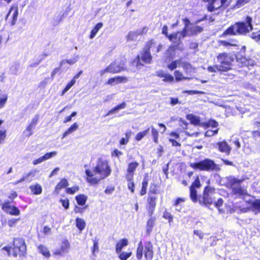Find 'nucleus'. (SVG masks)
<instances>
[{"mask_svg": "<svg viewBox=\"0 0 260 260\" xmlns=\"http://www.w3.org/2000/svg\"><path fill=\"white\" fill-rule=\"evenodd\" d=\"M93 170V172L89 169H86L85 171L86 181L91 185L98 184L101 179L107 178L112 172L109 161L102 158L98 159L96 166Z\"/></svg>", "mask_w": 260, "mask_h": 260, "instance_id": "1", "label": "nucleus"}, {"mask_svg": "<svg viewBox=\"0 0 260 260\" xmlns=\"http://www.w3.org/2000/svg\"><path fill=\"white\" fill-rule=\"evenodd\" d=\"M252 19L249 16H247L245 21H239L235 23L227 28L221 35V37L227 36L246 35L253 29Z\"/></svg>", "mask_w": 260, "mask_h": 260, "instance_id": "2", "label": "nucleus"}, {"mask_svg": "<svg viewBox=\"0 0 260 260\" xmlns=\"http://www.w3.org/2000/svg\"><path fill=\"white\" fill-rule=\"evenodd\" d=\"M27 246L23 238L17 237L13 239L11 246H5L1 251L8 256L23 257L26 254Z\"/></svg>", "mask_w": 260, "mask_h": 260, "instance_id": "3", "label": "nucleus"}, {"mask_svg": "<svg viewBox=\"0 0 260 260\" xmlns=\"http://www.w3.org/2000/svg\"><path fill=\"white\" fill-rule=\"evenodd\" d=\"M159 185L151 183L146 198V210L148 216H152L155 210L158 197L159 193Z\"/></svg>", "mask_w": 260, "mask_h": 260, "instance_id": "4", "label": "nucleus"}, {"mask_svg": "<svg viewBox=\"0 0 260 260\" xmlns=\"http://www.w3.org/2000/svg\"><path fill=\"white\" fill-rule=\"evenodd\" d=\"M243 180L238 179L233 177L228 179V187L231 190V194L235 195L236 197L244 198L248 196L246 187H243L241 183Z\"/></svg>", "mask_w": 260, "mask_h": 260, "instance_id": "5", "label": "nucleus"}, {"mask_svg": "<svg viewBox=\"0 0 260 260\" xmlns=\"http://www.w3.org/2000/svg\"><path fill=\"white\" fill-rule=\"evenodd\" d=\"M189 166L194 170L200 171H219L220 168L215 161L210 158H205L198 162L190 163Z\"/></svg>", "mask_w": 260, "mask_h": 260, "instance_id": "6", "label": "nucleus"}, {"mask_svg": "<svg viewBox=\"0 0 260 260\" xmlns=\"http://www.w3.org/2000/svg\"><path fill=\"white\" fill-rule=\"evenodd\" d=\"M216 59L217 64L222 72H226L232 70L234 58L231 53L227 52L218 53L216 56Z\"/></svg>", "mask_w": 260, "mask_h": 260, "instance_id": "7", "label": "nucleus"}, {"mask_svg": "<svg viewBox=\"0 0 260 260\" xmlns=\"http://www.w3.org/2000/svg\"><path fill=\"white\" fill-rule=\"evenodd\" d=\"M152 61V56L150 52L144 49L141 52L140 55H137L132 60V64L138 69H140L144 66L145 64H150Z\"/></svg>", "mask_w": 260, "mask_h": 260, "instance_id": "8", "label": "nucleus"}, {"mask_svg": "<svg viewBox=\"0 0 260 260\" xmlns=\"http://www.w3.org/2000/svg\"><path fill=\"white\" fill-rule=\"evenodd\" d=\"M143 254L146 260H151L153 256V246L150 242L148 241L145 243L144 250L142 241L139 242L136 251L137 259H142Z\"/></svg>", "mask_w": 260, "mask_h": 260, "instance_id": "9", "label": "nucleus"}, {"mask_svg": "<svg viewBox=\"0 0 260 260\" xmlns=\"http://www.w3.org/2000/svg\"><path fill=\"white\" fill-rule=\"evenodd\" d=\"M215 188L211 186H206L203 190L202 196L199 200V202L202 205L209 206L213 204L214 199L213 196L215 194Z\"/></svg>", "mask_w": 260, "mask_h": 260, "instance_id": "10", "label": "nucleus"}, {"mask_svg": "<svg viewBox=\"0 0 260 260\" xmlns=\"http://www.w3.org/2000/svg\"><path fill=\"white\" fill-rule=\"evenodd\" d=\"M202 2L206 3V8L209 12L224 9L227 6L226 3L228 0H201Z\"/></svg>", "mask_w": 260, "mask_h": 260, "instance_id": "11", "label": "nucleus"}, {"mask_svg": "<svg viewBox=\"0 0 260 260\" xmlns=\"http://www.w3.org/2000/svg\"><path fill=\"white\" fill-rule=\"evenodd\" d=\"M201 186L200 177L197 175L189 187V196L191 201L194 203L198 201V194L196 188H200Z\"/></svg>", "mask_w": 260, "mask_h": 260, "instance_id": "12", "label": "nucleus"}, {"mask_svg": "<svg viewBox=\"0 0 260 260\" xmlns=\"http://www.w3.org/2000/svg\"><path fill=\"white\" fill-rule=\"evenodd\" d=\"M203 125L204 128H214V130L207 129L205 132V136L206 137L213 136L216 135L218 132L219 128H217L218 126V123L215 120L210 119L208 120L207 122L204 123Z\"/></svg>", "mask_w": 260, "mask_h": 260, "instance_id": "13", "label": "nucleus"}, {"mask_svg": "<svg viewBox=\"0 0 260 260\" xmlns=\"http://www.w3.org/2000/svg\"><path fill=\"white\" fill-rule=\"evenodd\" d=\"M124 63H122V66L117 65L116 63L114 61L111 63L108 67L102 70L100 72V75H103L106 73H110L111 74H116L120 73L126 70L124 68Z\"/></svg>", "mask_w": 260, "mask_h": 260, "instance_id": "14", "label": "nucleus"}, {"mask_svg": "<svg viewBox=\"0 0 260 260\" xmlns=\"http://www.w3.org/2000/svg\"><path fill=\"white\" fill-rule=\"evenodd\" d=\"M10 201L6 200L2 205V210L6 213L13 216H18L20 214V210L16 206L11 205Z\"/></svg>", "mask_w": 260, "mask_h": 260, "instance_id": "15", "label": "nucleus"}, {"mask_svg": "<svg viewBox=\"0 0 260 260\" xmlns=\"http://www.w3.org/2000/svg\"><path fill=\"white\" fill-rule=\"evenodd\" d=\"M14 11L12 15V19L10 22L11 25H14L16 23V21L18 16V7L17 4L12 5L11 6L8 13L5 16V20H7L8 19L11 13Z\"/></svg>", "mask_w": 260, "mask_h": 260, "instance_id": "16", "label": "nucleus"}, {"mask_svg": "<svg viewBox=\"0 0 260 260\" xmlns=\"http://www.w3.org/2000/svg\"><path fill=\"white\" fill-rule=\"evenodd\" d=\"M139 165V162L137 161H133L128 162L126 169L125 177H134L136 171Z\"/></svg>", "mask_w": 260, "mask_h": 260, "instance_id": "17", "label": "nucleus"}, {"mask_svg": "<svg viewBox=\"0 0 260 260\" xmlns=\"http://www.w3.org/2000/svg\"><path fill=\"white\" fill-rule=\"evenodd\" d=\"M70 248V243L68 239L62 241L59 249H56L53 253L54 255L62 256L67 253Z\"/></svg>", "mask_w": 260, "mask_h": 260, "instance_id": "18", "label": "nucleus"}, {"mask_svg": "<svg viewBox=\"0 0 260 260\" xmlns=\"http://www.w3.org/2000/svg\"><path fill=\"white\" fill-rule=\"evenodd\" d=\"M128 81L127 78L124 76H115L110 78L105 82V85H114L116 84L126 83Z\"/></svg>", "mask_w": 260, "mask_h": 260, "instance_id": "19", "label": "nucleus"}, {"mask_svg": "<svg viewBox=\"0 0 260 260\" xmlns=\"http://www.w3.org/2000/svg\"><path fill=\"white\" fill-rule=\"evenodd\" d=\"M169 135L170 137L168 139V141L171 143L172 146L176 147H181V143L177 141V139L180 138V135L178 133L172 131L169 134Z\"/></svg>", "mask_w": 260, "mask_h": 260, "instance_id": "20", "label": "nucleus"}, {"mask_svg": "<svg viewBox=\"0 0 260 260\" xmlns=\"http://www.w3.org/2000/svg\"><path fill=\"white\" fill-rule=\"evenodd\" d=\"M217 148L220 152L224 153L227 155H229L230 154L231 148L225 140L218 142L217 143Z\"/></svg>", "mask_w": 260, "mask_h": 260, "instance_id": "21", "label": "nucleus"}, {"mask_svg": "<svg viewBox=\"0 0 260 260\" xmlns=\"http://www.w3.org/2000/svg\"><path fill=\"white\" fill-rule=\"evenodd\" d=\"M149 180L148 174H145L141 183V188L139 192V194L140 196H143L147 193Z\"/></svg>", "mask_w": 260, "mask_h": 260, "instance_id": "22", "label": "nucleus"}, {"mask_svg": "<svg viewBox=\"0 0 260 260\" xmlns=\"http://www.w3.org/2000/svg\"><path fill=\"white\" fill-rule=\"evenodd\" d=\"M238 61L241 64L242 67H250L256 64L255 60L251 58H246L245 56H241L237 59Z\"/></svg>", "mask_w": 260, "mask_h": 260, "instance_id": "23", "label": "nucleus"}, {"mask_svg": "<svg viewBox=\"0 0 260 260\" xmlns=\"http://www.w3.org/2000/svg\"><path fill=\"white\" fill-rule=\"evenodd\" d=\"M69 183L68 181V180L66 178H62L60 179V180L59 181V182L57 183L56 185L55 186L54 188V192H55L56 194H58L59 193L60 190L63 188H67V187L69 186Z\"/></svg>", "mask_w": 260, "mask_h": 260, "instance_id": "24", "label": "nucleus"}, {"mask_svg": "<svg viewBox=\"0 0 260 260\" xmlns=\"http://www.w3.org/2000/svg\"><path fill=\"white\" fill-rule=\"evenodd\" d=\"M129 244L128 240L126 238H122L118 241L115 245V251L116 253H120L122 249Z\"/></svg>", "mask_w": 260, "mask_h": 260, "instance_id": "25", "label": "nucleus"}, {"mask_svg": "<svg viewBox=\"0 0 260 260\" xmlns=\"http://www.w3.org/2000/svg\"><path fill=\"white\" fill-rule=\"evenodd\" d=\"M177 49L182 50L181 48H179L177 45H171L166 50L167 58L169 59H173L175 57V52Z\"/></svg>", "mask_w": 260, "mask_h": 260, "instance_id": "26", "label": "nucleus"}, {"mask_svg": "<svg viewBox=\"0 0 260 260\" xmlns=\"http://www.w3.org/2000/svg\"><path fill=\"white\" fill-rule=\"evenodd\" d=\"M219 45L224 47H237L238 46V41L235 39H230L229 41L220 40L218 42Z\"/></svg>", "mask_w": 260, "mask_h": 260, "instance_id": "27", "label": "nucleus"}, {"mask_svg": "<svg viewBox=\"0 0 260 260\" xmlns=\"http://www.w3.org/2000/svg\"><path fill=\"white\" fill-rule=\"evenodd\" d=\"M29 188L31 193L34 195H39L42 192V187L41 185L38 183L30 185Z\"/></svg>", "mask_w": 260, "mask_h": 260, "instance_id": "28", "label": "nucleus"}, {"mask_svg": "<svg viewBox=\"0 0 260 260\" xmlns=\"http://www.w3.org/2000/svg\"><path fill=\"white\" fill-rule=\"evenodd\" d=\"M150 218L146 223V231L147 234H150L152 231L153 228L155 224L156 218L152 216H149Z\"/></svg>", "mask_w": 260, "mask_h": 260, "instance_id": "29", "label": "nucleus"}, {"mask_svg": "<svg viewBox=\"0 0 260 260\" xmlns=\"http://www.w3.org/2000/svg\"><path fill=\"white\" fill-rule=\"evenodd\" d=\"M127 181V188L132 193L135 192V183L134 181V177H125Z\"/></svg>", "mask_w": 260, "mask_h": 260, "instance_id": "30", "label": "nucleus"}, {"mask_svg": "<svg viewBox=\"0 0 260 260\" xmlns=\"http://www.w3.org/2000/svg\"><path fill=\"white\" fill-rule=\"evenodd\" d=\"M87 196L84 194H79L75 197L77 204L79 206H84L87 200Z\"/></svg>", "mask_w": 260, "mask_h": 260, "instance_id": "31", "label": "nucleus"}, {"mask_svg": "<svg viewBox=\"0 0 260 260\" xmlns=\"http://www.w3.org/2000/svg\"><path fill=\"white\" fill-rule=\"evenodd\" d=\"M132 132L129 130L124 133L125 137L121 138L119 140V143L120 146L126 145L129 141Z\"/></svg>", "mask_w": 260, "mask_h": 260, "instance_id": "32", "label": "nucleus"}, {"mask_svg": "<svg viewBox=\"0 0 260 260\" xmlns=\"http://www.w3.org/2000/svg\"><path fill=\"white\" fill-rule=\"evenodd\" d=\"M78 128V125L76 122L73 123L62 135V139L64 138L69 134L75 132Z\"/></svg>", "mask_w": 260, "mask_h": 260, "instance_id": "33", "label": "nucleus"}, {"mask_svg": "<svg viewBox=\"0 0 260 260\" xmlns=\"http://www.w3.org/2000/svg\"><path fill=\"white\" fill-rule=\"evenodd\" d=\"M188 125V123L183 120H181L180 121V126L182 127V128L185 131V134L188 136H195L197 137L199 135V133L197 132L193 133L191 134H190L188 132L186 131V130L187 129V126Z\"/></svg>", "mask_w": 260, "mask_h": 260, "instance_id": "34", "label": "nucleus"}, {"mask_svg": "<svg viewBox=\"0 0 260 260\" xmlns=\"http://www.w3.org/2000/svg\"><path fill=\"white\" fill-rule=\"evenodd\" d=\"M125 107H126V104L125 102H123L121 104L117 105L116 106L114 107V108H112L111 110L108 111V112L105 114V115L104 116L106 117V116L110 115L112 113L117 112L119 110L124 109Z\"/></svg>", "mask_w": 260, "mask_h": 260, "instance_id": "35", "label": "nucleus"}, {"mask_svg": "<svg viewBox=\"0 0 260 260\" xmlns=\"http://www.w3.org/2000/svg\"><path fill=\"white\" fill-rule=\"evenodd\" d=\"M38 249L39 252L44 256L48 258L50 256V253L47 247L43 245H40L38 246Z\"/></svg>", "mask_w": 260, "mask_h": 260, "instance_id": "36", "label": "nucleus"}, {"mask_svg": "<svg viewBox=\"0 0 260 260\" xmlns=\"http://www.w3.org/2000/svg\"><path fill=\"white\" fill-rule=\"evenodd\" d=\"M186 117L187 120H189L191 124L198 125L200 123V118L198 117L193 115L192 114H187Z\"/></svg>", "mask_w": 260, "mask_h": 260, "instance_id": "37", "label": "nucleus"}, {"mask_svg": "<svg viewBox=\"0 0 260 260\" xmlns=\"http://www.w3.org/2000/svg\"><path fill=\"white\" fill-rule=\"evenodd\" d=\"M203 30V28L198 25L192 26L189 28V31L190 32V35L191 36L196 35L202 32Z\"/></svg>", "mask_w": 260, "mask_h": 260, "instance_id": "38", "label": "nucleus"}, {"mask_svg": "<svg viewBox=\"0 0 260 260\" xmlns=\"http://www.w3.org/2000/svg\"><path fill=\"white\" fill-rule=\"evenodd\" d=\"M103 23H98L91 30L89 38L93 39L99 30L103 27Z\"/></svg>", "mask_w": 260, "mask_h": 260, "instance_id": "39", "label": "nucleus"}, {"mask_svg": "<svg viewBox=\"0 0 260 260\" xmlns=\"http://www.w3.org/2000/svg\"><path fill=\"white\" fill-rule=\"evenodd\" d=\"M150 130V128L148 127L145 130L138 133L135 137V140L137 141H140L144 137H145L148 134Z\"/></svg>", "mask_w": 260, "mask_h": 260, "instance_id": "40", "label": "nucleus"}, {"mask_svg": "<svg viewBox=\"0 0 260 260\" xmlns=\"http://www.w3.org/2000/svg\"><path fill=\"white\" fill-rule=\"evenodd\" d=\"M75 221L76 225L80 231H82L85 229L86 223L83 219L77 217L76 218Z\"/></svg>", "mask_w": 260, "mask_h": 260, "instance_id": "41", "label": "nucleus"}, {"mask_svg": "<svg viewBox=\"0 0 260 260\" xmlns=\"http://www.w3.org/2000/svg\"><path fill=\"white\" fill-rule=\"evenodd\" d=\"M119 254L118 257L120 260H126L132 255V251L128 250L127 251H121L120 253H117Z\"/></svg>", "mask_w": 260, "mask_h": 260, "instance_id": "42", "label": "nucleus"}, {"mask_svg": "<svg viewBox=\"0 0 260 260\" xmlns=\"http://www.w3.org/2000/svg\"><path fill=\"white\" fill-rule=\"evenodd\" d=\"M156 41L154 39H151L146 42L143 49L146 51L150 52V49L154 47Z\"/></svg>", "mask_w": 260, "mask_h": 260, "instance_id": "43", "label": "nucleus"}, {"mask_svg": "<svg viewBox=\"0 0 260 260\" xmlns=\"http://www.w3.org/2000/svg\"><path fill=\"white\" fill-rule=\"evenodd\" d=\"M251 0H237L235 4L233 5V8L239 9L246 4L249 3Z\"/></svg>", "mask_w": 260, "mask_h": 260, "instance_id": "44", "label": "nucleus"}, {"mask_svg": "<svg viewBox=\"0 0 260 260\" xmlns=\"http://www.w3.org/2000/svg\"><path fill=\"white\" fill-rule=\"evenodd\" d=\"M151 132L153 142L155 143H158L159 137V133L158 130L156 129L155 127L152 126L151 127Z\"/></svg>", "mask_w": 260, "mask_h": 260, "instance_id": "45", "label": "nucleus"}, {"mask_svg": "<svg viewBox=\"0 0 260 260\" xmlns=\"http://www.w3.org/2000/svg\"><path fill=\"white\" fill-rule=\"evenodd\" d=\"M253 211L260 212V199L254 200L251 204Z\"/></svg>", "mask_w": 260, "mask_h": 260, "instance_id": "46", "label": "nucleus"}, {"mask_svg": "<svg viewBox=\"0 0 260 260\" xmlns=\"http://www.w3.org/2000/svg\"><path fill=\"white\" fill-rule=\"evenodd\" d=\"M79 187L78 185H74L71 187H68L66 189L65 192L69 194H74L79 190Z\"/></svg>", "mask_w": 260, "mask_h": 260, "instance_id": "47", "label": "nucleus"}, {"mask_svg": "<svg viewBox=\"0 0 260 260\" xmlns=\"http://www.w3.org/2000/svg\"><path fill=\"white\" fill-rule=\"evenodd\" d=\"M175 78L176 81H180L182 80L188 79V78L184 77L183 74L178 70H176L174 72Z\"/></svg>", "mask_w": 260, "mask_h": 260, "instance_id": "48", "label": "nucleus"}, {"mask_svg": "<svg viewBox=\"0 0 260 260\" xmlns=\"http://www.w3.org/2000/svg\"><path fill=\"white\" fill-rule=\"evenodd\" d=\"M35 171H31L30 172H29L28 173H27V174H26L25 176H22L20 179H19V180L16 181L15 182H13V185H16L19 183H21L22 182H23L29 176H31V175H34L35 173Z\"/></svg>", "mask_w": 260, "mask_h": 260, "instance_id": "49", "label": "nucleus"}, {"mask_svg": "<svg viewBox=\"0 0 260 260\" xmlns=\"http://www.w3.org/2000/svg\"><path fill=\"white\" fill-rule=\"evenodd\" d=\"M162 217L165 219H167L170 224L173 222V216L172 215L171 212L165 210L163 213Z\"/></svg>", "mask_w": 260, "mask_h": 260, "instance_id": "50", "label": "nucleus"}, {"mask_svg": "<svg viewBox=\"0 0 260 260\" xmlns=\"http://www.w3.org/2000/svg\"><path fill=\"white\" fill-rule=\"evenodd\" d=\"M138 34L137 31H130L128 32L127 35L126 39L127 41H133L136 40L137 37L138 36Z\"/></svg>", "mask_w": 260, "mask_h": 260, "instance_id": "51", "label": "nucleus"}, {"mask_svg": "<svg viewBox=\"0 0 260 260\" xmlns=\"http://www.w3.org/2000/svg\"><path fill=\"white\" fill-rule=\"evenodd\" d=\"M180 63V59L175 60L172 61L170 64H169L167 66V67L169 70L173 71L174 69H175L176 68H177V64Z\"/></svg>", "mask_w": 260, "mask_h": 260, "instance_id": "52", "label": "nucleus"}, {"mask_svg": "<svg viewBox=\"0 0 260 260\" xmlns=\"http://www.w3.org/2000/svg\"><path fill=\"white\" fill-rule=\"evenodd\" d=\"M207 70L209 72L211 73H215L216 72H222L217 64L208 67Z\"/></svg>", "mask_w": 260, "mask_h": 260, "instance_id": "53", "label": "nucleus"}, {"mask_svg": "<svg viewBox=\"0 0 260 260\" xmlns=\"http://www.w3.org/2000/svg\"><path fill=\"white\" fill-rule=\"evenodd\" d=\"M112 157H119L123 155V152L117 148L114 149L111 153Z\"/></svg>", "mask_w": 260, "mask_h": 260, "instance_id": "54", "label": "nucleus"}, {"mask_svg": "<svg viewBox=\"0 0 260 260\" xmlns=\"http://www.w3.org/2000/svg\"><path fill=\"white\" fill-rule=\"evenodd\" d=\"M59 202L61 203V205L64 207L66 210L69 208L70 207V201L66 198L64 199H60Z\"/></svg>", "mask_w": 260, "mask_h": 260, "instance_id": "55", "label": "nucleus"}, {"mask_svg": "<svg viewBox=\"0 0 260 260\" xmlns=\"http://www.w3.org/2000/svg\"><path fill=\"white\" fill-rule=\"evenodd\" d=\"M88 206L86 205L84 207H80L78 206H75L74 209V211L75 213L82 214L84 210L87 209Z\"/></svg>", "mask_w": 260, "mask_h": 260, "instance_id": "56", "label": "nucleus"}, {"mask_svg": "<svg viewBox=\"0 0 260 260\" xmlns=\"http://www.w3.org/2000/svg\"><path fill=\"white\" fill-rule=\"evenodd\" d=\"M179 33V31L175 32L168 35L166 37L170 41L173 42L178 39V35Z\"/></svg>", "mask_w": 260, "mask_h": 260, "instance_id": "57", "label": "nucleus"}, {"mask_svg": "<svg viewBox=\"0 0 260 260\" xmlns=\"http://www.w3.org/2000/svg\"><path fill=\"white\" fill-rule=\"evenodd\" d=\"M57 154L56 151H52L48 153H46L43 156L44 160H47L54 156H55Z\"/></svg>", "mask_w": 260, "mask_h": 260, "instance_id": "58", "label": "nucleus"}, {"mask_svg": "<svg viewBox=\"0 0 260 260\" xmlns=\"http://www.w3.org/2000/svg\"><path fill=\"white\" fill-rule=\"evenodd\" d=\"M39 119V116L38 115H36L34 116V117L31 119L30 122L29 123V125L33 127H35L36 125L38 123Z\"/></svg>", "mask_w": 260, "mask_h": 260, "instance_id": "59", "label": "nucleus"}, {"mask_svg": "<svg viewBox=\"0 0 260 260\" xmlns=\"http://www.w3.org/2000/svg\"><path fill=\"white\" fill-rule=\"evenodd\" d=\"M162 80L164 82H173L174 80V78L172 75L170 74H166Z\"/></svg>", "mask_w": 260, "mask_h": 260, "instance_id": "60", "label": "nucleus"}, {"mask_svg": "<svg viewBox=\"0 0 260 260\" xmlns=\"http://www.w3.org/2000/svg\"><path fill=\"white\" fill-rule=\"evenodd\" d=\"M8 99V96L6 94L3 95L2 97L0 98V109L3 108L7 102Z\"/></svg>", "mask_w": 260, "mask_h": 260, "instance_id": "61", "label": "nucleus"}, {"mask_svg": "<svg viewBox=\"0 0 260 260\" xmlns=\"http://www.w3.org/2000/svg\"><path fill=\"white\" fill-rule=\"evenodd\" d=\"M17 193L14 190L11 191L8 198L10 200V202L14 203V200L17 197Z\"/></svg>", "mask_w": 260, "mask_h": 260, "instance_id": "62", "label": "nucleus"}, {"mask_svg": "<svg viewBox=\"0 0 260 260\" xmlns=\"http://www.w3.org/2000/svg\"><path fill=\"white\" fill-rule=\"evenodd\" d=\"M182 67L185 72H187L191 69V64L188 62H184L182 63Z\"/></svg>", "mask_w": 260, "mask_h": 260, "instance_id": "63", "label": "nucleus"}, {"mask_svg": "<svg viewBox=\"0 0 260 260\" xmlns=\"http://www.w3.org/2000/svg\"><path fill=\"white\" fill-rule=\"evenodd\" d=\"M251 135L252 138L255 140L258 139V138L260 139V131H253L251 132Z\"/></svg>", "mask_w": 260, "mask_h": 260, "instance_id": "64", "label": "nucleus"}]
</instances>
